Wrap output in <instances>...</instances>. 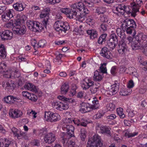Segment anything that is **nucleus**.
<instances>
[{
  "instance_id": "11",
  "label": "nucleus",
  "mask_w": 147,
  "mask_h": 147,
  "mask_svg": "<svg viewBox=\"0 0 147 147\" xmlns=\"http://www.w3.org/2000/svg\"><path fill=\"white\" fill-rule=\"evenodd\" d=\"M56 139L55 135L52 133H49L46 135L44 137V141L48 144L53 142Z\"/></svg>"
},
{
  "instance_id": "35",
  "label": "nucleus",
  "mask_w": 147,
  "mask_h": 147,
  "mask_svg": "<svg viewBox=\"0 0 147 147\" xmlns=\"http://www.w3.org/2000/svg\"><path fill=\"white\" fill-rule=\"evenodd\" d=\"M62 25V22L61 21H57L54 24V27L57 31H60L61 26Z\"/></svg>"
},
{
  "instance_id": "3",
  "label": "nucleus",
  "mask_w": 147,
  "mask_h": 147,
  "mask_svg": "<svg viewBox=\"0 0 147 147\" xmlns=\"http://www.w3.org/2000/svg\"><path fill=\"white\" fill-rule=\"evenodd\" d=\"M102 145L100 136L95 134L88 140L86 147H102Z\"/></svg>"
},
{
  "instance_id": "25",
  "label": "nucleus",
  "mask_w": 147,
  "mask_h": 147,
  "mask_svg": "<svg viewBox=\"0 0 147 147\" xmlns=\"http://www.w3.org/2000/svg\"><path fill=\"white\" fill-rule=\"evenodd\" d=\"M87 34L90 35L91 39L96 38L97 36V33L96 30H90L87 31Z\"/></svg>"
},
{
  "instance_id": "10",
  "label": "nucleus",
  "mask_w": 147,
  "mask_h": 147,
  "mask_svg": "<svg viewBox=\"0 0 147 147\" xmlns=\"http://www.w3.org/2000/svg\"><path fill=\"white\" fill-rule=\"evenodd\" d=\"M2 85L3 87L5 88L6 90L10 92L12 91L15 87L14 83L11 82L10 83L8 82H3Z\"/></svg>"
},
{
  "instance_id": "29",
  "label": "nucleus",
  "mask_w": 147,
  "mask_h": 147,
  "mask_svg": "<svg viewBox=\"0 0 147 147\" xmlns=\"http://www.w3.org/2000/svg\"><path fill=\"white\" fill-rule=\"evenodd\" d=\"M132 23H134V20L132 19H126L124 22L122 24V27L123 28L124 27H128L130 24Z\"/></svg>"
},
{
  "instance_id": "64",
  "label": "nucleus",
  "mask_w": 147,
  "mask_h": 147,
  "mask_svg": "<svg viewBox=\"0 0 147 147\" xmlns=\"http://www.w3.org/2000/svg\"><path fill=\"white\" fill-rule=\"evenodd\" d=\"M2 18L3 21L5 22H7L10 20L9 18H8L5 13L2 16Z\"/></svg>"
},
{
  "instance_id": "34",
  "label": "nucleus",
  "mask_w": 147,
  "mask_h": 147,
  "mask_svg": "<svg viewBox=\"0 0 147 147\" xmlns=\"http://www.w3.org/2000/svg\"><path fill=\"white\" fill-rule=\"evenodd\" d=\"M92 102L93 104L90 106L89 109L94 110L97 109L99 107L98 101L97 100H94L92 101Z\"/></svg>"
},
{
  "instance_id": "16",
  "label": "nucleus",
  "mask_w": 147,
  "mask_h": 147,
  "mask_svg": "<svg viewBox=\"0 0 147 147\" xmlns=\"http://www.w3.org/2000/svg\"><path fill=\"white\" fill-rule=\"evenodd\" d=\"M61 12L67 15H68V16L70 18L76 19V16L73 13H71L72 11L69 9L67 8H62L61 9Z\"/></svg>"
},
{
  "instance_id": "6",
  "label": "nucleus",
  "mask_w": 147,
  "mask_h": 147,
  "mask_svg": "<svg viewBox=\"0 0 147 147\" xmlns=\"http://www.w3.org/2000/svg\"><path fill=\"white\" fill-rule=\"evenodd\" d=\"M65 131L63 133H65L69 136L72 137L74 136V127L71 125H65L62 128Z\"/></svg>"
},
{
  "instance_id": "14",
  "label": "nucleus",
  "mask_w": 147,
  "mask_h": 147,
  "mask_svg": "<svg viewBox=\"0 0 147 147\" xmlns=\"http://www.w3.org/2000/svg\"><path fill=\"white\" fill-rule=\"evenodd\" d=\"M94 83V82L90 78L88 79L86 78L84 80L83 83L82 84V87L83 89L86 90L90 87Z\"/></svg>"
},
{
  "instance_id": "44",
  "label": "nucleus",
  "mask_w": 147,
  "mask_h": 147,
  "mask_svg": "<svg viewBox=\"0 0 147 147\" xmlns=\"http://www.w3.org/2000/svg\"><path fill=\"white\" fill-rule=\"evenodd\" d=\"M80 137L82 140L83 141L85 140V138L86 137V131L84 128H82L81 129Z\"/></svg>"
},
{
  "instance_id": "63",
  "label": "nucleus",
  "mask_w": 147,
  "mask_h": 147,
  "mask_svg": "<svg viewBox=\"0 0 147 147\" xmlns=\"http://www.w3.org/2000/svg\"><path fill=\"white\" fill-rule=\"evenodd\" d=\"M117 72V67L116 66H113L111 70V72L112 74L115 75Z\"/></svg>"
},
{
  "instance_id": "48",
  "label": "nucleus",
  "mask_w": 147,
  "mask_h": 147,
  "mask_svg": "<svg viewBox=\"0 0 147 147\" xmlns=\"http://www.w3.org/2000/svg\"><path fill=\"white\" fill-rule=\"evenodd\" d=\"M26 17L24 15H22L21 16H20L19 18V24H24V21L26 20Z\"/></svg>"
},
{
  "instance_id": "8",
  "label": "nucleus",
  "mask_w": 147,
  "mask_h": 147,
  "mask_svg": "<svg viewBox=\"0 0 147 147\" xmlns=\"http://www.w3.org/2000/svg\"><path fill=\"white\" fill-rule=\"evenodd\" d=\"M119 48L118 51L119 53L123 55L127 52V46L124 40H121L118 43Z\"/></svg>"
},
{
  "instance_id": "56",
  "label": "nucleus",
  "mask_w": 147,
  "mask_h": 147,
  "mask_svg": "<svg viewBox=\"0 0 147 147\" xmlns=\"http://www.w3.org/2000/svg\"><path fill=\"white\" fill-rule=\"evenodd\" d=\"M45 42L44 40H40L39 41L38 43H37V48L43 47L45 44Z\"/></svg>"
},
{
  "instance_id": "47",
  "label": "nucleus",
  "mask_w": 147,
  "mask_h": 147,
  "mask_svg": "<svg viewBox=\"0 0 147 147\" xmlns=\"http://www.w3.org/2000/svg\"><path fill=\"white\" fill-rule=\"evenodd\" d=\"M117 38L118 37L116 34H113L111 35V38L110 39H112L113 40V42L117 44L118 42V39Z\"/></svg>"
},
{
  "instance_id": "5",
  "label": "nucleus",
  "mask_w": 147,
  "mask_h": 147,
  "mask_svg": "<svg viewBox=\"0 0 147 147\" xmlns=\"http://www.w3.org/2000/svg\"><path fill=\"white\" fill-rule=\"evenodd\" d=\"M44 117L46 120H48L51 122H56L61 119V117L58 113H53L50 111H46Z\"/></svg>"
},
{
  "instance_id": "19",
  "label": "nucleus",
  "mask_w": 147,
  "mask_h": 147,
  "mask_svg": "<svg viewBox=\"0 0 147 147\" xmlns=\"http://www.w3.org/2000/svg\"><path fill=\"white\" fill-rule=\"evenodd\" d=\"M100 129V132L102 134H107L110 135L111 132L109 128L107 126H102L99 127V125L96 127V130H98Z\"/></svg>"
},
{
  "instance_id": "51",
  "label": "nucleus",
  "mask_w": 147,
  "mask_h": 147,
  "mask_svg": "<svg viewBox=\"0 0 147 147\" xmlns=\"http://www.w3.org/2000/svg\"><path fill=\"white\" fill-rule=\"evenodd\" d=\"M61 0H47V3L51 5L55 4L56 3H59Z\"/></svg>"
},
{
  "instance_id": "33",
  "label": "nucleus",
  "mask_w": 147,
  "mask_h": 147,
  "mask_svg": "<svg viewBox=\"0 0 147 147\" xmlns=\"http://www.w3.org/2000/svg\"><path fill=\"white\" fill-rule=\"evenodd\" d=\"M99 86L93 84L90 87V91L91 93L92 94L96 93L99 90Z\"/></svg>"
},
{
  "instance_id": "2",
  "label": "nucleus",
  "mask_w": 147,
  "mask_h": 147,
  "mask_svg": "<svg viewBox=\"0 0 147 147\" xmlns=\"http://www.w3.org/2000/svg\"><path fill=\"white\" fill-rule=\"evenodd\" d=\"M84 6L83 3L79 2L73 4L71 7V10L72 11L71 13H73L76 16V19L80 21L85 19V15L80 12L82 11Z\"/></svg>"
},
{
  "instance_id": "18",
  "label": "nucleus",
  "mask_w": 147,
  "mask_h": 147,
  "mask_svg": "<svg viewBox=\"0 0 147 147\" xmlns=\"http://www.w3.org/2000/svg\"><path fill=\"white\" fill-rule=\"evenodd\" d=\"M18 99L12 96H8L4 98V101L7 103L12 104L17 101Z\"/></svg>"
},
{
  "instance_id": "30",
  "label": "nucleus",
  "mask_w": 147,
  "mask_h": 147,
  "mask_svg": "<svg viewBox=\"0 0 147 147\" xmlns=\"http://www.w3.org/2000/svg\"><path fill=\"white\" fill-rule=\"evenodd\" d=\"M62 25L61 26L60 29L61 31L65 33L66 31L69 29L70 27L68 24L67 23H65L62 22Z\"/></svg>"
},
{
  "instance_id": "39",
  "label": "nucleus",
  "mask_w": 147,
  "mask_h": 147,
  "mask_svg": "<svg viewBox=\"0 0 147 147\" xmlns=\"http://www.w3.org/2000/svg\"><path fill=\"white\" fill-rule=\"evenodd\" d=\"M45 11H47L46 13H44L43 12L40 15V18H46L47 17H49V15L50 11V9L49 8H47L45 9Z\"/></svg>"
},
{
  "instance_id": "59",
  "label": "nucleus",
  "mask_w": 147,
  "mask_h": 147,
  "mask_svg": "<svg viewBox=\"0 0 147 147\" xmlns=\"http://www.w3.org/2000/svg\"><path fill=\"white\" fill-rule=\"evenodd\" d=\"M49 19V17H47L46 18H44L42 21V23L43 24V26H45V28H47V26L48 24V20Z\"/></svg>"
},
{
  "instance_id": "42",
  "label": "nucleus",
  "mask_w": 147,
  "mask_h": 147,
  "mask_svg": "<svg viewBox=\"0 0 147 147\" xmlns=\"http://www.w3.org/2000/svg\"><path fill=\"white\" fill-rule=\"evenodd\" d=\"M140 146L137 147H147V137H144L142 140V143L141 144Z\"/></svg>"
},
{
  "instance_id": "24",
  "label": "nucleus",
  "mask_w": 147,
  "mask_h": 147,
  "mask_svg": "<svg viewBox=\"0 0 147 147\" xmlns=\"http://www.w3.org/2000/svg\"><path fill=\"white\" fill-rule=\"evenodd\" d=\"M123 29L125 28H124ZM116 32L118 36L122 39L121 40H123L125 38V30L123 29V28H122V29L118 28L116 30Z\"/></svg>"
},
{
  "instance_id": "38",
  "label": "nucleus",
  "mask_w": 147,
  "mask_h": 147,
  "mask_svg": "<svg viewBox=\"0 0 147 147\" xmlns=\"http://www.w3.org/2000/svg\"><path fill=\"white\" fill-rule=\"evenodd\" d=\"M99 18L100 21L103 23L108 22L109 21L107 16L104 14L100 15Z\"/></svg>"
},
{
  "instance_id": "37",
  "label": "nucleus",
  "mask_w": 147,
  "mask_h": 147,
  "mask_svg": "<svg viewBox=\"0 0 147 147\" xmlns=\"http://www.w3.org/2000/svg\"><path fill=\"white\" fill-rule=\"evenodd\" d=\"M125 30H126V32L127 34H131V33H133V36H134L136 34V32L135 29L132 28L128 27H125L124 29Z\"/></svg>"
},
{
  "instance_id": "26",
  "label": "nucleus",
  "mask_w": 147,
  "mask_h": 147,
  "mask_svg": "<svg viewBox=\"0 0 147 147\" xmlns=\"http://www.w3.org/2000/svg\"><path fill=\"white\" fill-rule=\"evenodd\" d=\"M69 89L68 84L65 83L63 84L61 88V92L62 94H66L67 93Z\"/></svg>"
},
{
  "instance_id": "28",
  "label": "nucleus",
  "mask_w": 147,
  "mask_h": 147,
  "mask_svg": "<svg viewBox=\"0 0 147 147\" xmlns=\"http://www.w3.org/2000/svg\"><path fill=\"white\" fill-rule=\"evenodd\" d=\"M134 3L132 7H134L137 10L135 11V13L136 14L137 12L139 11L138 6H140L142 2V0H134Z\"/></svg>"
},
{
  "instance_id": "52",
  "label": "nucleus",
  "mask_w": 147,
  "mask_h": 147,
  "mask_svg": "<svg viewBox=\"0 0 147 147\" xmlns=\"http://www.w3.org/2000/svg\"><path fill=\"white\" fill-rule=\"evenodd\" d=\"M13 133V135L15 137H16L18 139V129L15 127H13L11 129Z\"/></svg>"
},
{
  "instance_id": "4",
  "label": "nucleus",
  "mask_w": 147,
  "mask_h": 147,
  "mask_svg": "<svg viewBox=\"0 0 147 147\" xmlns=\"http://www.w3.org/2000/svg\"><path fill=\"white\" fill-rule=\"evenodd\" d=\"M18 14L15 18L16 19L13 22V21L11 20L9 22L6 23L5 25V27L8 28H12V31L14 34H18V19L17 18Z\"/></svg>"
},
{
  "instance_id": "58",
  "label": "nucleus",
  "mask_w": 147,
  "mask_h": 147,
  "mask_svg": "<svg viewBox=\"0 0 147 147\" xmlns=\"http://www.w3.org/2000/svg\"><path fill=\"white\" fill-rule=\"evenodd\" d=\"M129 93L127 90L125 89H122L120 92V94L121 95L125 96L128 95Z\"/></svg>"
},
{
  "instance_id": "61",
  "label": "nucleus",
  "mask_w": 147,
  "mask_h": 147,
  "mask_svg": "<svg viewBox=\"0 0 147 147\" xmlns=\"http://www.w3.org/2000/svg\"><path fill=\"white\" fill-rule=\"evenodd\" d=\"M117 113L121 118H124L125 117V115L123 111H117Z\"/></svg>"
},
{
  "instance_id": "15",
  "label": "nucleus",
  "mask_w": 147,
  "mask_h": 147,
  "mask_svg": "<svg viewBox=\"0 0 147 147\" xmlns=\"http://www.w3.org/2000/svg\"><path fill=\"white\" fill-rule=\"evenodd\" d=\"M24 88L28 90L36 93L38 92V88L33 84L31 83H28L25 84L24 86Z\"/></svg>"
},
{
  "instance_id": "41",
  "label": "nucleus",
  "mask_w": 147,
  "mask_h": 147,
  "mask_svg": "<svg viewBox=\"0 0 147 147\" xmlns=\"http://www.w3.org/2000/svg\"><path fill=\"white\" fill-rule=\"evenodd\" d=\"M106 65V63L101 64V66L100 67V71L99 72L102 73V74H103V73H105L107 72V70L105 67Z\"/></svg>"
},
{
  "instance_id": "22",
  "label": "nucleus",
  "mask_w": 147,
  "mask_h": 147,
  "mask_svg": "<svg viewBox=\"0 0 147 147\" xmlns=\"http://www.w3.org/2000/svg\"><path fill=\"white\" fill-rule=\"evenodd\" d=\"M102 73L100 72L97 70L94 73L93 76L94 80L95 81H100L102 78Z\"/></svg>"
},
{
  "instance_id": "55",
  "label": "nucleus",
  "mask_w": 147,
  "mask_h": 147,
  "mask_svg": "<svg viewBox=\"0 0 147 147\" xmlns=\"http://www.w3.org/2000/svg\"><path fill=\"white\" fill-rule=\"evenodd\" d=\"M73 119L71 118H66L63 120V122L64 123H72Z\"/></svg>"
},
{
  "instance_id": "50",
  "label": "nucleus",
  "mask_w": 147,
  "mask_h": 147,
  "mask_svg": "<svg viewBox=\"0 0 147 147\" xmlns=\"http://www.w3.org/2000/svg\"><path fill=\"white\" fill-rule=\"evenodd\" d=\"M34 22V21L31 20H28L27 22V25L28 28L32 31V29H33Z\"/></svg>"
},
{
  "instance_id": "9",
  "label": "nucleus",
  "mask_w": 147,
  "mask_h": 147,
  "mask_svg": "<svg viewBox=\"0 0 147 147\" xmlns=\"http://www.w3.org/2000/svg\"><path fill=\"white\" fill-rule=\"evenodd\" d=\"M119 89V86L117 84L111 85V87L107 91V94L108 95L112 96L118 92Z\"/></svg>"
},
{
  "instance_id": "31",
  "label": "nucleus",
  "mask_w": 147,
  "mask_h": 147,
  "mask_svg": "<svg viewBox=\"0 0 147 147\" xmlns=\"http://www.w3.org/2000/svg\"><path fill=\"white\" fill-rule=\"evenodd\" d=\"M107 46L110 48V50L113 49L117 45V44L113 41L112 39L107 40Z\"/></svg>"
},
{
  "instance_id": "27",
  "label": "nucleus",
  "mask_w": 147,
  "mask_h": 147,
  "mask_svg": "<svg viewBox=\"0 0 147 147\" xmlns=\"http://www.w3.org/2000/svg\"><path fill=\"white\" fill-rule=\"evenodd\" d=\"M26 31V26L24 24H19V35L25 34Z\"/></svg>"
},
{
  "instance_id": "45",
  "label": "nucleus",
  "mask_w": 147,
  "mask_h": 147,
  "mask_svg": "<svg viewBox=\"0 0 147 147\" xmlns=\"http://www.w3.org/2000/svg\"><path fill=\"white\" fill-rule=\"evenodd\" d=\"M100 27L101 30L104 32L107 31L109 28V26L103 23L100 24Z\"/></svg>"
},
{
  "instance_id": "12",
  "label": "nucleus",
  "mask_w": 147,
  "mask_h": 147,
  "mask_svg": "<svg viewBox=\"0 0 147 147\" xmlns=\"http://www.w3.org/2000/svg\"><path fill=\"white\" fill-rule=\"evenodd\" d=\"M100 54L102 56L107 59L112 58V54L106 47H104L100 51Z\"/></svg>"
},
{
  "instance_id": "43",
  "label": "nucleus",
  "mask_w": 147,
  "mask_h": 147,
  "mask_svg": "<svg viewBox=\"0 0 147 147\" xmlns=\"http://www.w3.org/2000/svg\"><path fill=\"white\" fill-rule=\"evenodd\" d=\"M28 99L32 101L36 102L37 100V97L36 95L32 93H30Z\"/></svg>"
},
{
  "instance_id": "62",
  "label": "nucleus",
  "mask_w": 147,
  "mask_h": 147,
  "mask_svg": "<svg viewBox=\"0 0 147 147\" xmlns=\"http://www.w3.org/2000/svg\"><path fill=\"white\" fill-rule=\"evenodd\" d=\"M30 93L27 91H23L22 92V94L23 96L26 98L28 99Z\"/></svg>"
},
{
  "instance_id": "7",
  "label": "nucleus",
  "mask_w": 147,
  "mask_h": 147,
  "mask_svg": "<svg viewBox=\"0 0 147 147\" xmlns=\"http://www.w3.org/2000/svg\"><path fill=\"white\" fill-rule=\"evenodd\" d=\"M1 64L3 65L5 67L6 66V64L4 63H1L0 62V73L2 74L4 77L7 78H10L12 73H14L15 77H17V72H13L11 70H7L6 71H5L2 67V66L1 65Z\"/></svg>"
},
{
  "instance_id": "32",
  "label": "nucleus",
  "mask_w": 147,
  "mask_h": 147,
  "mask_svg": "<svg viewBox=\"0 0 147 147\" xmlns=\"http://www.w3.org/2000/svg\"><path fill=\"white\" fill-rule=\"evenodd\" d=\"M6 57V53L4 46L3 45H0V57L3 58H5Z\"/></svg>"
},
{
  "instance_id": "57",
  "label": "nucleus",
  "mask_w": 147,
  "mask_h": 147,
  "mask_svg": "<svg viewBox=\"0 0 147 147\" xmlns=\"http://www.w3.org/2000/svg\"><path fill=\"white\" fill-rule=\"evenodd\" d=\"M129 70L132 71L131 75H133L135 77H137L138 76L137 73L135 71L136 69L134 68L131 67L129 68Z\"/></svg>"
},
{
  "instance_id": "23",
  "label": "nucleus",
  "mask_w": 147,
  "mask_h": 147,
  "mask_svg": "<svg viewBox=\"0 0 147 147\" xmlns=\"http://www.w3.org/2000/svg\"><path fill=\"white\" fill-rule=\"evenodd\" d=\"M131 46L133 50H136L140 49L142 45L138 40H136V41L131 42Z\"/></svg>"
},
{
  "instance_id": "20",
  "label": "nucleus",
  "mask_w": 147,
  "mask_h": 147,
  "mask_svg": "<svg viewBox=\"0 0 147 147\" xmlns=\"http://www.w3.org/2000/svg\"><path fill=\"white\" fill-rule=\"evenodd\" d=\"M33 25V29L32 30L33 31L39 32V30H41L43 28L42 24L38 22L34 21Z\"/></svg>"
},
{
  "instance_id": "21",
  "label": "nucleus",
  "mask_w": 147,
  "mask_h": 147,
  "mask_svg": "<svg viewBox=\"0 0 147 147\" xmlns=\"http://www.w3.org/2000/svg\"><path fill=\"white\" fill-rule=\"evenodd\" d=\"M71 137L67 134H65L63 136H62L59 138V142L62 144L63 146H65V144L67 143L68 140Z\"/></svg>"
},
{
  "instance_id": "46",
  "label": "nucleus",
  "mask_w": 147,
  "mask_h": 147,
  "mask_svg": "<svg viewBox=\"0 0 147 147\" xmlns=\"http://www.w3.org/2000/svg\"><path fill=\"white\" fill-rule=\"evenodd\" d=\"M10 116L12 118H16L18 117V113L16 111H11L9 113Z\"/></svg>"
},
{
  "instance_id": "13",
  "label": "nucleus",
  "mask_w": 147,
  "mask_h": 147,
  "mask_svg": "<svg viewBox=\"0 0 147 147\" xmlns=\"http://www.w3.org/2000/svg\"><path fill=\"white\" fill-rule=\"evenodd\" d=\"M2 39L3 40L11 39L13 37L12 32L8 30L4 31L1 35Z\"/></svg>"
},
{
  "instance_id": "49",
  "label": "nucleus",
  "mask_w": 147,
  "mask_h": 147,
  "mask_svg": "<svg viewBox=\"0 0 147 147\" xmlns=\"http://www.w3.org/2000/svg\"><path fill=\"white\" fill-rule=\"evenodd\" d=\"M89 106H90L89 104L83 103L81 104V108L79 110H87L88 108H89Z\"/></svg>"
},
{
  "instance_id": "17",
  "label": "nucleus",
  "mask_w": 147,
  "mask_h": 147,
  "mask_svg": "<svg viewBox=\"0 0 147 147\" xmlns=\"http://www.w3.org/2000/svg\"><path fill=\"white\" fill-rule=\"evenodd\" d=\"M135 39L137 40H138L140 43L146 42L147 45V36L146 35L143 33L139 34L138 35L136 36Z\"/></svg>"
},
{
  "instance_id": "1",
  "label": "nucleus",
  "mask_w": 147,
  "mask_h": 147,
  "mask_svg": "<svg viewBox=\"0 0 147 147\" xmlns=\"http://www.w3.org/2000/svg\"><path fill=\"white\" fill-rule=\"evenodd\" d=\"M137 10L134 7H130V8L129 9V7L123 4H119L115 7V9L113 10V12L116 13H118L121 14L123 15L126 12L127 14H131L132 16L134 17L136 15L135 12Z\"/></svg>"
},
{
  "instance_id": "54",
  "label": "nucleus",
  "mask_w": 147,
  "mask_h": 147,
  "mask_svg": "<svg viewBox=\"0 0 147 147\" xmlns=\"http://www.w3.org/2000/svg\"><path fill=\"white\" fill-rule=\"evenodd\" d=\"M115 105L112 103H110L107 106V110H113L115 109Z\"/></svg>"
},
{
  "instance_id": "60",
  "label": "nucleus",
  "mask_w": 147,
  "mask_h": 147,
  "mask_svg": "<svg viewBox=\"0 0 147 147\" xmlns=\"http://www.w3.org/2000/svg\"><path fill=\"white\" fill-rule=\"evenodd\" d=\"M86 21V23L90 26L93 25L94 23V20L93 19L89 18L87 19Z\"/></svg>"
},
{
  "instance_id": "36",
  "label": "nucleus",
  "mask_w": 147,
  "mask_h": 147,
  "mask_svg": "<svg viewBox=\"0 0 147 147\" xmlns=\"http://www.w3.org/2000/svg\"><path fill=\"white\" fill-rule=\"evenodd\" d=\"M53 107L54 109H59L63 105L61 102H55L53 103Z\"/></svg>"
},
{
  "instance_id": "53",
  "label": "nucleus",
  "mask_w": 147,
  "mask_h": 147,
  "mask_svg": "<svg viewBox=\"0 0 147 147\" xmlns=\"http://www.w3.org/2000/svg\"><path fill=\"white\" fill-rule=\"evenodd\" d=\"M138 133L136 132H134L133 133H130L128 132H126L125 134V136H127L128 138L133 137L136 135H137Z\"/></svg>"
},
{
  "instance_id": "40",
  "label": "nucleus",
  "mask_w": 147,
  "mask_h": 147,
  "mask_svg": "<svg viewBox=\"0 0 147 147\" xmlns=\"http://www.w3.org/2000/svg\"><path fill=\"white\" fill-rule=\"evenodd\" d=\"M105 12V9L104 7H100L97 8L96 10V13L98 15H102Z\"/></svg>"
}]
</instances>
